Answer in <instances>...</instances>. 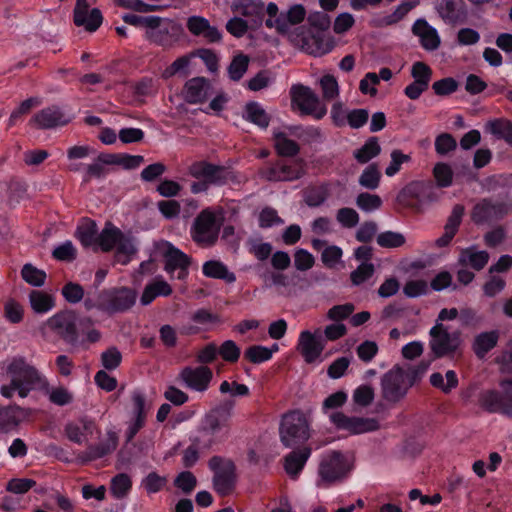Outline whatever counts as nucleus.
<instances>
[{
	"instance_id": "41",
	"label": "nucleus",
	"mask_w": 512,
	"mask_h": 512,
	"mask_svg": "<svg viewBox=\"0 0 512 512\" xmlns=\"http://www.w3.org/2000/svg\"><path fill=\"white\" fill-rule=\"evenodd\" d=\"M191 258H166L165 270L171 277L184 280L188 276Z\"/></svg>"
},
{
	"instance_id": "23",
	"label": "nucleus",
	"mask_w": 512,
	"mask_h": 512,
	"mask_svg": "<svg viewBox=\"0 0 512 512\" xmlns=\"http://www.w3.org/2000/svg\"><path fill=\"white\" fill-rule=\"evenodd\" d=\"M188 31L193 36H202L209 43H218L222 34L216 26H211L208 19L202 16H190L186 23Z\"/></svg>"
},
{
	"instance_id": "15",
	"label": "nucleus",
	"mask_w": 512,
	"mask_h": 512,
	"mask_svg": "<svg viewBox=\"0 0 512 512\" xmlns=\"http://www.w3.org/2000/svg\"><path fill=\"white\" fill-rule=\"evenodd\" d=\"M189 174L197 179H204L209 184L222 185L229 178L230 172L224 166L215 165L207 161H197L189 166Z\"/></svg>"
},
{
	"instance_id": "58",
	"label": "nucleus",
	"mask_w": 512,
	"mask_h": 512,
	"mask_svg": "<svg viewBox=\"0 0 512 512\" xmlns=\"http://www.w3.org/2000/svg\"><path fill=\"white\" fill-rule=\"evenodd\" d=\"M122 361V354L116 347H110L101 354V364L106 370H115Z\"/></svg>"
},
{
	"instance_id": "53",
	"label": "nucleus",
	"mask_w": 512,
	"mask_h": 512,
	"mask_svg": "<svg viewBox=\"0 0 512 512\" xmlns=\"http://www.w3.org/2000/svg\"><path fill=\"white\" fill-rule=\"evenodd\" d=\"M327 196V191L322 187H308L304 190V201L309 207L320 206Z\"/></svg>"
},
{
	"instance_id": "52",
	"label": "nucleus",
	"mask_w": 512,
	"mask_h": 512,
	"mask_svg": "<svg viewBox=\"0 0 512 512\" xmlns=\"http://www.w3.org/2000/svg\"><path fill=\"white\" fill-rule=\"evenodd\" d=\"M377 244L383 248H397L405 243L403 234L393 231L382 232L376 237Z\"/></svg>"
},
{
	"instance_id": "36",
	"label": "nucleus",
	"mask_w": 512,
	"mask_h": 512,
	"mask_svg": "<svg viewBox=\"0 0 512 512\" xmlns=\"http://www.w3.org/2000/svg\"><path fill=\"white\" fill-rule=\"evenodd\" d=\"M228 416L229 412L225 409H214L206 414L201 428L205 429V431L217 434L222 429V427L225 426Z\"/></svg>"
},
{
	"instance_id": "56",
	"label": "nucleus",
	"mask_w": 512,
	"mask_h": 512,
	"mask_svg": "<svg viewBox=\"0 0 512 512\" xmlns=\"http://www.w3.org/2000/svg\"><path fill=\"white\" fill-rule=\"evenodd\" d=\"M322 95L325 100H332L339 95V86L333 75L327 74L320 79Z\"/></svg>"
},
{
	"instance_id": "59",
	"label": "nucleus",
	"mask_w": 512,
	"mask_h": 512,
	"mask_svg": "<svg viewBox=\"0 0 512 512\" xmlns=\"http://www.w3.org/2000/svg\"><path fill=\"white\" fill-rule=\"evenodd\" d=\"M357 206L364 211L379 209L382 205L381 198L376 194L360 193L356 198Z\"/></svg>"
},
{
	"instance_id": "8",
	"label": "nucleus",
	"mask_w": 512,
	"mask_h": 512,
	"mask_svg": "<svg viewBox=\"0 0 512 512\" xmlns=\"http://www.w3.org/2000/svg\"><path fill=\"white\" fill-rule=\"evenodd\" d=\"M208 467L213 473L212 485L215 492L222 497L232 494L237 482L235 463L215 455L209 459Z\"/></svg>"
},
{
	"instance_id": "9",
	"label": "nucleus",
	"mask_w": 512,
	"mask_h": 512,
	"mask_svg": "<svg viewBox=\"0 0 512 512\" xmlns=\"http://www.w3.org/2000/svg\"><path fill=\"white\" fill-rule=\"evenodd\" d=\"M183 34L184 28L179 22L159 16H155L150 30L145 31L149 42L164 49L173 47Z\"/></svg>"
},
{
	"instance_id": "5",
	"label": "nucleus",
	"mask_w": 512,
	"mask_h": 512,
	"mask_svg": "<svg viewBox=\"0 0 512 512\" xmlns=\"http://www.w3.org/2000/svg\"><path fill=\"white\" fill-rule=\"evenodd\" d=\"M352 470V464L347 455L341 451L331 450L326 452L320 461L318 468V486L328 487L342 482Z\"/></svg>"
},
{
	"instance_id": "17",
	"label": "nucleus",
	"mask_w": 512,
	"mask_h": 512,
	"mask_svg": "<svg viewBox=\"0 0 512 512\" xmlns=\"http://www.w3.org/2000/svg\"><path fill=\"white\" fill-rule=\"evenodd\" d=\"M507 212L508 206L506 203L483 199L474 206L471 218L476 224H483L491 220L500 219Z\"/></svg>"
},
{
	"instance_id": "48",
	"label": "nucleus",
	"mask_w": 512,
	"mask_h": 512,
	"mask_svg": "<svg viewBox=\"0 0 512 512\" xmlns=\"http://www.w3.org/2000/svg\"><path fill=\"white\" fill-rule=\"evenodd\" d=\"M273 356V350L262 346L252 345L244 352V357L253 364H261L269 361Z\"/></svg>"
},
{
	"instance_id": "25",
	"label": "nucleus",
	"mask_w": 512,
	"mask_h": 512,
	"mask_svg": "<svg viewBox=\"0 0 512 512\" xmlns=\"http://www.w3.org/2000/svg\"><path fill=\"white\" fill-rule=\"evenodd\" d=\"M312 453L311 448L294 449L284 457V469L291 479H297Z\"/></svg>"
},
{
	"instance_id": "32",
	"label": "nucleus",
	"mask_w": 512,
	"mask_h": 512,
	"mask_svg": "<svg viewBox=\"0 0 512 512\" xmlns=\"http://www.w3.org/2000/svg\"><path fill=\"white\" fill-rule=\"evenodd\" d=\"M485 132L493 135L497 139L504 140L512 146V122L504 119H492L485 124Z\"/></svg>"
},
{
	"instance_id": "38",
	"label": "nucleus",
	"mask_w": 512,
	"mask_h": 512,
	"mask_svg": "<svg viewBox=\"0 0 512 512\" xmlns=\"http://www.w3.org/2000/svg\"><path fill=\"white\" fill-rule=\"evenodd\" d=\"M274 148L281 157H294L300 152L299 144L283 132L274 133Z\"/></svg>"
},
{
	"instance_id": "6",
	"label": "nucleus",
	"mask_w": 512,
	"mask_h": 512,
	"mask_svg": "<svg viewBox=\"0 0 512 512\" xmlns=\"http://www.w3.org/2000/svg\"><path fill=\"white\" fill-rule=\"evenodd\" d=\"M280 440L285 447L291 448L306 442L310 437L307 417L299 410L283 415L280 428Z\"/></svg>"
},
{
	"instance_id": "3",
	"label": "nucleus",
	"mask_w": 512,
	"mask_h": 512,
	"mask_svg": "<svg viewBox=\"0 0 512 512\" xmlns=\"http://www.w3.org/2000/svg\"><path fill=\"white\" fill-rule=\"evenodd\" d=\"M98 246L101 253L115 252L117 255L135 256L138 253L139 241L131 230H121L107 221L101 230Z\"/></svg>"
},
{
	"instance_id": "1",
	"label": "nucleus",
	"mask_w": 512,
	"mask_h": 512,
	"mask_svg": "<svg viewBox=\"0 0 512 512\" xmlns=\"http://www.w3.org/2000/svg\"><path fill=\"white\" fill-rule=\"evenodd\" d=\"M5 371L10 383L2 385L0 393L5 398H12L15 393L26 398L32 390L42 386L44 377L23 356H15L7 361Z\"/></svg>"
},
{
	"instance_id": "54",
	"label": "nucleus",
	"mask_w": 512,
	"mask_h": 512,
	"mask_svg": "<svg viewBox=\"0 0 512 512\" xmlns=\"http://www.w3.org/2000/svg\"><path fill=\"white\" fill-rule=\"evenodd\" d=\"M17 425L16 409L11 406H0V431L8 432Z\"/></svg>"
},
{
	"instance_id": "43",
	"label": "nucleus",
	"mask_w": 512,
	"mask_h": 512,
	"mask_svg": "<svg viewBox=\"0 0 512 512\" xmlns=\"http://www.w3.org/2000/svg\"><path fill=\"white\" fill-rule=\"evenodd\" d=\"M462 0H440L436 9L440 17L449 23H455L459 19V6Z\"/></svg>"
},
{
	"instance_id": "46",
	"label": "nucleus",
	"mask_w": 512,
	"mask_h": 512,
	"mask_svg": "<svg viewBox=\"0 0 512 512\" xmlns=\"http://www.w3.org/2000/svg\"><path fill=\"white\" fill-rule=\"evenodd\" d=\"M347 399H348V395L343 390H339L337 392L330 394L329 396H327L324 399V401L322 403L321 410H322L323 414H325L329 417V415L332 412H336L335 410L343 407L344 404L347 402Z\"/></svg>"
},
{
	"instance_id": "14",
	"label": "nucleus",
	"mask_w": 512,
	"mask_h": 512,
	"mask_svg": "<svg viewBox=\"0 0 512 512\" xmlns=\"http://www.w3.org/2000/svg\"><path fill=\"white\" fill-rule=\"evenodd\" d=\"M329 421L338 430H344L357 435L376 431L379 428L378 421L373 418L347 416L343 412H332Z\"/></svg>"
},
{
	"instance_id": "11",
	"label": "nucleus",
	"mask_w": 512,
	"mask_h": 512,
	"mask_svg": "<svg viewBox=\"0 0 512 512\" xmlns=\"http://www.w3.org/2000/svg\"><path fill=\"white\" fill-rule=\"evenodd\" d=\"M220 226L216 222L215 214L209 210H202L194 219L191 235L200 247H211L216 244L219 237Z\"/></svg>"
},
{
	"instance_id": "28",
	"label": "nucleus",
	"mask_w": 512,
	"mask_h": 512,
	"mask_svg": "<svg viewBox=\"0 0 512 512\" xmlns=\"http://www.w3.org/2000/svg\"><path fill=\"white\" fill-rule=\"evenodd\" d=\"M173 290L161 276L155 277L145 287L140 297V303L143 306L151 304L157 297H167L172 294Z\"/></svg>"
},
{
	"instance_id": "21",
	"label": "nucleus",
	"mask_w": 512,
	"mask_h": 512,
	"mask_svg": "<svg viewBox=\"0 0 512 512\" xmlns=\"http://www.w3.org/2000/svg\"><path fill=\"white\" fill-rule=\"evenodd\" d=\"M297 349L307 364L314 363L322 354L324 344L320 337L309 330H304L299 334Z\"/></svg>"
},
{
	"instance_id": "33",
	"label": "nucleus",
	"mask_w": 512,
	"mask_h": 512,
	"mask_svg": "<svg viewBox=\"0 0 512 512\" xmlns=\"http://www.w3.org/2000/svg\"><path fill=\"white\" fill-rule=\"evenodd\" d=\"M202 272L206 277L220 279L229 284L236 281L235 274L229 271L227 266L220 261L209 260L205 262L202 267Z\"/></svg>"
},
{
	"instance_id": "51",
	"label": "nucleus",
	"mask_w": 512,
	"mask_h": 512,
	"mask_svg": "<svg viewBox=\"0 0 512 512\" xmlns=\"http://www.w3.org/2000/svg\"><path fill=\"white\" fill-rule=\"evenodd\" d=\"M22 278L30 285L40 287L44 284L46 273L32 264H25L21 270Z\"/></svg>"
},
{
	"instance_id": "22",
	"label": "nucleus",
	"mask_w": 512,
	"mask_h": 512,
	"mask_svg": "<svg viewBox=\"0 0 512 512\" xmlns=\"http://www.w3.org/2000/svg\"><path fill=\"white\" fill-rule=\"evenodd\" d=\"M431 348L437 357L452 355L457 349V342L442 325H435L431 331Z\"/></svg>"
},
{
	"instance_id": "62",
	"label": "nucleus",
	"mask_w": 512,
	"mask_h": 512,
	"mask_svg": "<svg viewBox=\"0 0 512 512\" xmlns=\"http://www.w3.org/2000/svg\"><path fill=\"white\" fill-rule=\"evenodd\" d=\"M150 256H187V254L175 248L170 242L159 240L154 243Z\"/></svg>"
},
{
	"instance_id": "29",
	"label": "nucleus",
	"mask_w": 512,
	"mask_h": 512,
	"mask_svg": "<svg viewBox=\"0 0 512 512\" xmlns=\"http://www.w3.org/2000/svg\"><path fill=\"white\" fill-rule=\"evenodd\" d=\"M98 161L106 165H119L130 170L139 167L144 162V157L141 155L101 153L98 156Z\"/></svg>"
},
{
	"instance_id": "30",
	"label": "nucleus",
	"mask_w": 512,
	"mask_h": 512,
	"mask_svg": "<svg viewBox=\"0 0 512 512\" xmlns=\"http://www.w3.org/2000/svg\"><path fill=\"white\" fill-rule=\"evenodd\" d=\"M418 39L421 46L427 51H434L441 44L437 29L429 25L425 19L420 18H418Z\"/></svg>"
},
{
	"instance_id": "60",
	"label": "nucleus",
	"mask_w": 512,
	"mask_h": 512,
	"mask_svg": "<svg viewBox=\"0 0 512 512\" xmlns=\"http://www.w3.org/2000/svg\"><path fill=\"white\" fill-rule=\"evenodd\" d=\"M174 485L181 489L185 494H189L195 489L197 479L192 472L183 471L176 476Z\"/></svg>"
},
{
	"instance_id": "50",
	"label": "nucleus",
	"mask_w": 512,
	"mask_h": 512,
	"mask_svg": "<svg viewBox=\"0 0 512 512\" xmlns=\"http://www.w3.org/2000/svg\"><path fill=\"white\" fill-rule=\"evenodd\" d=\"M61 294L63 298L70 304L79 303L85 296L84 288L80 284L72 281H69L63 285Z\"/></svg>"
},
{
	"instance_id": "44",
	"label": "nucleus",
	"mask_w": 512,
	"mask_h": 512,
	"mask_svg": "<svg viewBox=\"0 0 512 512\" xmlns=\"http://www.w3.org/2000/svg\"><path fill=\"white\" fill-rule=\"evenodd\" d=\"M280 175L282 181H293L300 179L306 174L305 163L303 159H298L293 165L278 160Z\"/></svg>"
},
{
	"instance_id": "7",
	"label": "nucleus",
	"mask_w": 512,
	"mask_h": 512,
	"mask_svg": "<svg viewBox=\"0 0 512 512\" xmlns=\"http://www.w3.org/2000/svg\"><path fill=\"white\" fill-rule=\"evenodd\" d=\"M500 387L501 391L496 389L481 391L478 404L488 413H498L512 418V379H503Z\"/></svg>"
},
{
	"instance_id": "37",
	"label": "nucleus",
	"mask_w": 512,
	"mask_h": 512,
	"mask_svg": "<svg viewBox=\"0 0 512 512\" xmlns=\"http://www.w3.org/2000/svg\"><path fill=\"white\" fill-rule=\"evenodd\" d=\"M31 308L35 313L44 314L52 310L55 300L52 295L39 290H32L29 294Z\"/></svg>"
},
{
	"instance_id": "24",
	"label": "nucleus",
	"mask_w": 512,
	"mask_h": 512,
	"mask_svg": "<svg viewBox=\"0 0 512 512\" xmlns=\"http://www.w3.org/2000/svg\"><path fill=\"white\" fill-rule=\"evenodd\" d=\"M500 332L497 329L477 334L472 341V351L478 360H484L498 344Z\"/></svg>"
},
{
	"instance_id": "45",
	"label": "nucleus",
	"mask_w": 512,
	"mask_h": 512,
	"mask_svg": "<svg viewBox=\"0 0 512 512\" xmlns=\"http://www.w3.org/2000/svg\"><path fill=\"white\" fill-rule=\"evenodd\" d=\"M381 173L377 163L368 165L361 176L359 177V184L367 189L374 190L379 186Z\"/></svg>"
},
{
	"instance_id": "35",
	"label": "nucleus",
	"mask_w": 512,
	"mask_h": 512,
	"mask_svg": "<svg viewBox=\"0 0 512 512\" xmlns=\"http://www.w3.org/2000/svg\"><path fill=\"white\" fill-rule=\"evenodd\" d=\"M459 380L454 370H448L445 377L440 372H434L430 375V384L444 394H449L458 386Z\"/></svg>"
},
{
	"instance_id": "40",
	"label": "nucleus",
	"mask_w": 512,
	"mask_h": 512,
	"mask_svg": "<svg viewBox=\"0 0 512 512\" xmlns=\"http://www.w3.org/2000/svg\"><path fill=\"white\" fill-rule=\"evenodd\" d=\"M381 153V146L377 137H370L365 144L354 151L353 156L360 164L368 163L371 159L377 157Z\"/></svg>"
},
{
	"instance_id": "10",
	"label": "nucleus",
	"mask_w": 512,
	"mask_h": 512,
	"mask_svg": "<svg viewBox=\"0 0 512 512\" xmlns=\"http://www.w3.org/2000/svg\"><path fill=\"white\" fill-rule=\"evenodd\" d=\"M137 299V293L129 287H113L100 291L101 312L108 315L124 313L131 309Z\"/></svg>"
},
{
	"instance_id": "49",
	"label": "nucleus",
	"mask_w": 512,
	"mask_h": 512,
	"mask_svg": "<svg viewBox=\"0 0 512 512\" xmlns=\"http://www.w3.org/2000/svg\"><path fill=\"white\" fill-rule=\"evenodd\" d=\"M416 5L415 0H409L406 2H403L401 5H399L396 10L388 15L385 16L379 20H377L378 26H384V25H392L400 21L409 11H411Z\"/></svg>"
},
{
	"instance_id": "34",
	"label": "nucleus",
	"mask_w": 512,
	"mask_h": 512,
	"mask_svg": "<svg viewBox=\"0 0 512 512\" xmlns=\"http://www.w3.org/2000/svg\"><path fill=\"white\" fill-rule=\"evenodd\" d=\"M238 12L250 18L255 25H261L264 17V3L261 0H242L238 6Z\"/></svg>"
},
{
	"instance_id": "2",
	"label": "nucleus",
	"mask_w": 512,
	"mask_h": 512,
	"mask_svg": "<svg viewBox=\"0 0 512 512\" xmlns=\"http://www.w3.org/2000/svg\"><path fill=\"white\" fill-rule=\"evenodd\" d=\"M416 383V366L410 364L395 365L381 378V393L385 401L396 403Z\"/></svg>"
},
{
	"instance_id": "64",
	"label": "nucleus",
	"mask_w": 512,
	"mask_h": 512,
	"mask_svg": "<svg viewBox=\"0 0 512 512\" xmlns=\"http://www.w3.org/2000/svg\"><path fill=\"white\" fill-rule=\"evenodd\" d=\"M459 320L465 327H477L483 321V316L475 309L467 307L459 311Z\"/></svg>"
},
{
	"instance_id": "31",
	"label": "nucleus",
	"mask_w": 512,
	"mask_h": 512,
	"mask_svg": "<svg viewBox=\"0 0 512 512\" xmlns=\"http://www.w3.org/2000/svg\"><path fill=\"white\" fill-rule=\"evenodd\" d=\"M465 208L463 205L457 204L453 207L452 212L444 227V234L436 240L438 246H445L456 234L458 227L462 221Z\"/></svg>"
},
{
	"instance_id": "20",
	"label": "nucleus",
	"mask_w": 512,
	"mask_h": 512,
	"mask_svg": "<svg viewBox=\"0 0 512 512\" xmlns=\"http://www.w3.org/2000/svg\"><path fill=\"white\" fill-rule=\"evenodd\" d=\"M90 3H76L73 21L78 27H84L88 32L96 31L103 22V16L98 8L89 10Z\"/></svg>"
},
{
	"instance_id": "42",
	"label": "nucleus",
	"mask_w": 512,
	"mask_h": 512,
	"mask_svg": "<svg viewBox=\"0 0 512 512\" xmlns=\"http://www.w3.org/2000/svg\"><path fill=\"white\" fill-rule=\"evenodd\" d=\"M250 58L243 53L234 56L227 68L229 78L232 81H239L248 70Z\"/></svg>"
},
{
	"instance_id": "19",
	"label": "nucleus",
	"mask_w": 512,
	"mask_h": 512,
	"mask_svg": "<svg viewBox=\"0 0 512 512\" xmlns=\"http://www.w3.org/2000/svg\"><path fill=\"white\" fill-rule=\"evenodd\" d=\"M74 237L80 242V244L92 252H100V246H98L99 238L101 237V231L98 230V225L95 220L83 217L76 227Z\"/></svg>"
},
{
	"instance_id": "39",
	"label": "nucleus",
	"mask_w": 512,
	"mask_h": 512,
	"mask_svg": "<svg viewBox=\"0 0 512 512\" xmlns=\"http://www.w3.org/2000/svg\"><path fill=\"white\" fill-rule=\"evenodd\" d=\"M244 118L263 129L267 128L270 123V116L254 101L248 102L245 105Z\"/></svg>"
},
{
	"instance_id": "26",
	"label": "nucleus",
	"mask_w": 512,
	"mask_h": 512,
	"mask_svg": "<svg viewBox=\"0 0 512 512\" xmlns=\"http://www.w3.org/2000/svg\"><path fill=\"white\" fill-rule=\"evenodd\" d=\"M306 16L303 5L295 4L286 13H281L275 18V28L279 34H287L291 25L301 23Z\"/></svg>"
},
{
	"instance_id": "63",
	"label": "nucleus",
	"mask_w": 512,
	"mask_h": 512,
	"mask_svg": "<svg viewBox=\"0 0 512 512\" xmlns=\"http://www.w3.org/2000/svg\"><path fill=\"white\" fill-rule=\"evenodd\" d=\"M374 390L371 386L361 385L353 392V401L362 407L370 405L374 399Z\"/></svg>"
},
{
	"instance_id": "57",
	"label": "nucleus",
	"mask_w": 512,
	"mask_h": 512,
	"mask_svg": "<svg viewBox=\"0 0 512 512\" xmlns=\"http://www.w3.org/2000/svg\"><path fill=\"white\" fill-rule=\"evenodd\" d=\"M218 354L224 361L235 363L240 357L241 350L233 340H226L218 348Z\"/></svg>"
},
{
	"instance_id": "4",
	"label": "nucleus",
	"mask_w": 512,
	"mask_h": 512,
	"mask_svg": "<svg viewBox=\"0 0 512 512\" xmlns=\"http://www.w3.org/2000/svg\"><path fill=\"white\" fill-rule=\"evenodd\" d=\"M98 246L101 253L115 252L117 255L135 256L138 253L139 241L131 230H121L107 221L101 230Z\"/></svg>"
},
{
	"instance_id": "12",
	"label": "nucleus",
	"mask_w": 512,
	"mask_h": 512,
	"mask_svg": "<svg viewBox=\"0 0 512 512\" xmlns=\"http://www.w3.org/2000/svg\"><path fill=\"white\" fill-rule=\"evenodd\" d=\"M78 318L73 310H62L50 317L46 324L63 342L73 347L79 345Z\"/></svg>"
},
{
	"instance_id": "13",
	"label": "nucleus",
	"mask_w": 512,
	"mask_h": 512,
	"mask_svg": "<svg viewBox=\"0 0 512 512\" xmlns=\"http://www.w3.org/2000/svg\"><path fill=\"white\" fill-rule=\"evenodd\" d=\"M290 95L292 105H296L301 114L311 115L318 120L326 115V106L321 103L319 97L308 86L293 85Z\"/></svg>"
},
{
	"instance_id": "27",
	"label": "nucleus",
	"mask_w": 512,
	"mask_h": 512,
	"mask_svg": "<svg viewBox=\"0 0 512 512\" xmlns=\"http://www.w3.org/2000/svg\"><path fill=\"white\" fill-rule=\"evenodd\" d=\"M209 83L204 77L189 79L184 85V99L189 104L203 103L206 101Z\"/></svg>"
},
{
	"instance_id": "61",
	"label": "nucleus",
	"mask_w": 512,
	"mask_h": 512,
	"mask_svg": "<svg viewBox=\"0 0 512 512\" xmlns=\"http://www.w3.org/2000/svg\"><path fill=\"white\" fill-rule=\"evenodd\" d=\"M167 482L166 477L156 472H150L142 481V485L148 494H155L163 489Z\"/></svg>"
},
{
	"instance_id": "18",
	"label": "nucleus",
	"mask_w": 512,
	"mask_h": 512,
	"mask_svg": "<svg viewBox=\"0 0 512 512\" xmlns=\"http://www.w3.org/2000/svg\"><path fill=\"white\" fill-rule=\"evenodd\" d=\"M180 377L189 389L204 392L209 388L210 382L213 378L212 370L205 365L198 367H185Z\"/></svg>"
},
{
	"instance_id": "47",
	"label": "nucleus",
	"mask_w": 512,
	"mask_h": 512,
	"mask_svg": "<svg viewBox=\"0 0 512 512\" xmlns=\"http://www.w3.org/2000/svg\"><path fill=\"white\" fill-rule=\"evenodd\" d=\"M131 487V478L125 473H120L112 478L110 490L114 497L121 499L127 495Z\"/></svg>"
},
{
	"instance_id": "16",
	"label": "nucleus",
	"mask_w": 512,
	"mask_h": 512,
	"mask_svg": "<svg viewBox=\"0 0 512 512\" xmlns=\"http://www.w3.org/2000/svg\"><path fill=\"white\" fill-rule=\"evenodd\" d=\"M72 118L64 113L59 106L46 107L33 115L29 125L39 130L53 129L58 126H65Z\"/></svg>"
},
{
	"instance_id": "55",
	"label": "nucleus",
	"mask_w": 512,
	"mask_h": 512,
	"mask_svg": "<svg viewBox=\"0 0 512 512\" xmlns=\"http://www.w3.org/2000/svg\"><path fill=\"white\" fill-rule=\"evenodd\" d=\"M374 265L368 262H362L354 271L350 274V279L353 285H361L374 274Z\"/></svg>"
}]
</instances>
